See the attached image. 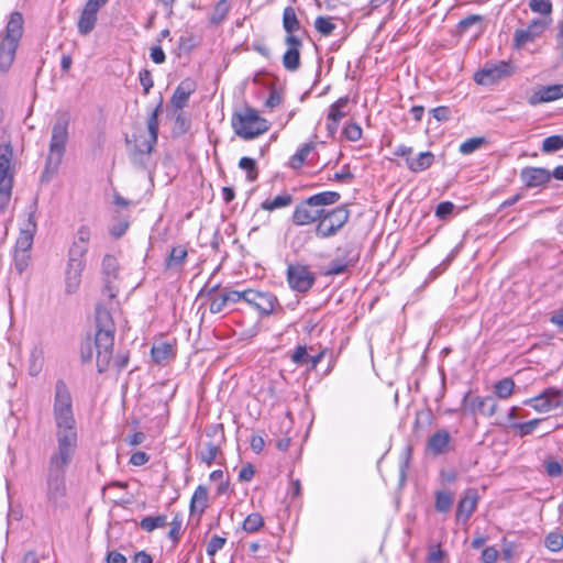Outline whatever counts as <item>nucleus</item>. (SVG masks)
Returning <instances> with one entry per match:
<instances>
[{
    "label": "nucleus",
    "mask_w": 563,
    "mask_h": 563,
    "mask_svg": "<svg viewBox=\"0 0 563 563\" xmlns=\"http://www.w3.org/2000/svg\"><path fill=\"white\" fill-rule=\"evenodd\" d=\"M115 324L110 311L97 305L96 307V334L93 346L90 340L81 345L80 357L84 363L91 362L93 358V347L96 350V363L99 373L108 369L112 360L114 346Z\"/></svg>",
    "instance_id": "nucleus-1"
},
{
    "label": "nucleus",
    "mask_w": 563,
    "mask_h": 563,
    "mask_svg": "<svg viewBox=\"0 0 563 563\" xmlns=\"http://www.w3.org/2000/svg\"><path fill=\"white\" fill-rule=\"evenodd\" d=\"M53 417L56 426V448H77V429L73 409V397L67 384L57 379L54 388Z\"/></svg>",
    "instance_id": "nucleus-2"
},
{
    "label": "nucleus",
    "mask_w": 563,
    "mask_h": 563,
    "mask_svg": "<svg viewBox=\"0 0 563 563\" xmlns=\"http://www.w3.org/2000/svg\"><path fill=\"white\" fill-rule=\"evenodd\" d=\"M75 452L74 449L55 448L49 456L46 470V497L54 505L66 496V472Z\"/></svg>",
    "instance_id": "nucleus-3"
},
{
    "label": "nucleus",
    "mask_w": 563,
    "mask_h": 563,
    "mask_svg": "<svg viewBox=\"0 0 563 563\" xmlns=\"http://www.w3.org/2000/svg\"><path fill=\"white\" fill-rule=\"evenodd\" d=\"M90 231L82 225L78 229L76 238L68 250V260L65 268V291L76 294L81 284L82 272L86 267Z\"/></svg>",
    "instance_id": "nucleus-4"
},
{
    "label": "nucleus",
    "mask_w": 563,
    "mask_h": 563,
    "mask_svg": "<svg viewBox=\"0 0 563 563\" xmlns=\"http://www.w3.org/2000/svg\"><path fill=\"white\" fill-rule=\"evenodd\" d=\"M341 196L336 191H322L298 203L292 212V223L303 227L319 222L328 206L335 205Z\"/></svg>",
    "instance_id": "nucleus-5"
},
{
    "label": "nucleus",
    "mask_w": 563,
    "mask_h": 563,
    "mask_svg": "<svg viewBox=\"0 0 563 563\" xmlns=\"http://www.w3.org/2000/svg\"><path fill=\"white\" fill-rule=\"evenodd\" d=\"M69 112L59 111L55 114L44 175L47 173H55L62 163L69 139Z\"/></svg>",
    "instance_id": "nucleus-6"
},
{
    "label": "nucleus",
    "mask_w": 563,
    "mask_h": 563,
    "mask_svg": "<svg viewBox=\"0 0 563 563\" xmlns=\"http://www.w3.org/2000/svg\"><path fill=\"white\" fill-rule=\"evenodd\" d=\"M23 15L14 11L10 14L4 33L0 35V71L7 73L15 58L23 34Z\"/></svg>",
    "instance_id": "nucleus-7"
},
{
    "label": "nucleus",
    "mask_w": 563,
    "mask_h": 563,
    "mask_svg": "<svg viewBox=\"0 0 563 563\" xmlns=\"http://www.w3.org/2000/svg\"><path fill=\"white\" fill-rule=\"evenodd\" d=\"M231 125L234 133L246 141L253 140L269 130L268 121L251 107L234 112L231 118Z\"/></svg>",
    "instance_id": "nucleus-8"
},
{
    "label": "nucleus",
    "mask_w": 563,
    "mask_h": 563,
    "mask_svg": "<svg viewBox=\"0 0 563 563\" xmlns=\"http://www.w3.org/2000/svg\"><path fill=\"white\" fill-rule=\"evenodd\" d=\"M14 177L13 148L10 141L0 144V212H4L12 195Z\"/></svg>",
    "instance_id": "nucleus-9"
},
{
    "label": "nucleus",
    "mask_w": 563,
    "mask_h": 563,
    "mask_svg": "<svg viewBox=\"0 0 563 563\" xmlns=\"http://www.w3.org/2000/svg\"><path fill=\"white\" fill-rule=\"evenodd\" d=\"M350 210L346 206H339L331 210L325 208L322 218L317 223L314 233L320 239L334 236L349 221Z\"/></svg>",
    "instance_id": "nucleus-10"
},
{
    "label": "nucleus",
    "mask_w": 563,
    "mask_h": 563,
    "mask_svg": "<svg viewBox=\"0 0 563 563\" xmlns=\"http://www.w3.org/2000/svg\"><path fill=\"white\" fill-rule=\"evenodd\" d=\"M514 66L509 62L487 63L475 73L474 80L478 85H494L500 79L510 76Z\"/></svg>",
    "instance_id": "nucleus-11"
},
{
    "label": "nucleus",
    "mask_w": 563,
    "mask_h": 563,
    "mask_svg": "<svg viewBox=\"0 0 563 563\" xmlns=\"http://www.w3.org/2000/svg\"><path fill=\"white\" fill-rule=\"evenodd\" d=\"M286 275L289 287L298 292H307L316 282L314 274L302 264H289Z\"/></svg>",
    "instance_id": "nucleus-12"
},
{
    "label": "nucleus",
    "mask_w": 563,
    "mask_h": 563,
    "mask_svg": "<svg viewBox=\"0 0 563 563\" xmlns=\"http://www.w3.org/2000/svg\"><path fill=\"white\" fill-rule=\"evenodd\" d=\"M119 263L115 256L107 254L102 258L101 274L103 280V295L110 300L117 297L118 287L114 282L118 277Z\"/></svg>",
    "instance_id": "nucleus-13"
},
{
    "label": "nucleus",
    "mask_w": 563,
    "mask_h": 563,
    "mask_svg": "<svg viewBox=\"0 0 563 563\" xmlns=\"http://www.w3.org/2000/svg\"><path fill=\"white\" fill-rule=\"evenodd\" d=\"M246 302L264 316L273 313L277 308L280 310L283 309L275 295L254 289H246Z\"/></svg>",
    "instance_id": "nucleus-14"
},
{
    "label": "nucleus",
    "mask_w": 563,
    "mask_h": 563,
    "mask_svg": "<svg viewBox=\"0 0 563 563\" xmlns=\"http://www.w3.org/2000/svg\"><path fill=\"white\" fill-rule=\"evenodd\" d=\"M551 23V19H533L526 29H518L514 34V44L517 48L525 46L529 42H533L536 38L548 29Z\"/></svg>",
    "instance_id": "nucleus-15"
},
{
    "label": "nucleus",
    "mask_w": 563,
    "mask_h": 563,
    "mask_svg": "<svg viewBox=\"0 0 563 563\" xmlns=\"http://www.w3.org/2000/svg\"><path fill=\"white\" fill-rule=\"evenodd\" d=\"M108 2L109 0H88L86 2L77 22L78 32L81 35H88L95 29L99 10Z\"/></svg>",
    "instance_id": "nucleus-16"
},
{
    "label": "nucleus",
    "mask_w": 563,
    "mask_h": 563,
    "mask_svg": "<svg viewBox=\"0 0 563 563\" xmlns=\"http://www.w3.org/2000/svg\"><path fill=\"white\" fill-rule=\"evenodd\" d=\"M37 224L34 211L27 213V219L20 228L19 236L15 241L14 251L30 252L34 242Z\"/></svg>",
    "instance_id": "nucleus-17"
},
{
    "label": "nucleus",
    "mask_w": 563,
    "mask_h": 563,
    "mask_svg": "<svg viewBox=\"0 0 563 563\" xmlns=\"http://www.w3.org/2000/svg\"><path fill=\"white\" fill-rule=\"evenodd\" d=\"M219 289L220 284L211 287L205 285L198 294V298H203L209 303V310L213 314L222 312L228 307L225 297L222 291H218Z\"/></svg>",
    "instance_id": "nucleus-18"
},
{
    "label": "nucleus",
    "mask_w": 563,
    "mask_h": 563,
    "mask_svg": "<svg viewBox=\"0 0 563 563\" xmlns=\"http://www.w3.org/2000/svg\"><path fill=\"white\" fill-rule=\"evenodd\" d=\"M479 500L478 493L475 488H468L464 496L460 499L456 508V520L466 522L476 510Z\"/></svg>",
    "instance_id": "nucleus-19"
},
{
    "label": "nucleus",
    "mask_w": 563,
    "mask_h": 563,
    "mask_svg": "<svg viewBox=\"0 0 563 563\" xmlns=\"http://www.w3.org/2000/svg\"><path fill=\"white\" fill-rule=\"evenodd\" d=\"M563 98V84L540 87L528 99L530 106H538Z\"/></svg>",
    "instance_id": "nucleus-20"
},
{
    "label": "nucleus",
    "mask_w": 563,
    "mask_h": 563,
    "mask_svg": "<svg viewBox=\"0 0 563 563\" xmlns=\"http://www.w3.org/2000/svg\"><path fill=\"white\" fill-rule=\"evenodd\" d=\"M520 179L528 188H534L548 184L551 173L543 167H525L520 172Z\"/></svg>",
    "instance_id": "nucleus-21"
},
{
    "label": "nucleus",
    "mask_w": 563,
    "mask_h": 563,
    "mask_svg": "<svg viewBox=\"0 0 563 563\" xmlns=\"http://www.w3.org/2000/svg\"><path fill=\"white\" fill-rule=\"evenodd\" d=\"M451 434L445 429L435 431L427 441V450L434 456L442 455L449 451Z\"/></svg>",
    "instance_id": "nucleus-22"
},
{
    "label": "nucleus",
    "mask_w": 563,
    "mask_h": 563,
    "mask_svg": "<svg viewBox=\"0 0 563 563\" xmlns=\"http://www.w3.org/2000/svg\"><path fill=\"white\" fill-rule=\"evenodd\" d=\"M357 260L358 254L353 249L344 250L343 257L338 256L329 263L325 274L340 275L344 273L350 266H353Z\"/></svg>",
    "instance_id": "nucleus-23"
},
{
    "label": "nucleus",
    "mask_w": 563,
    "mask_h": 563,
    "mask_svg": "<svg viewBox=\"0 0 563 563\" xmlns=\"http://www.w3.org/2000/svg\"><path fill=\"white\" fill-rule=\"evenodd\" d=\"M188 256L187 250L183 245L172 247L168 256L164 262L166 272L179 273L181 272Z\"/></svg>",
    "instance_id": "nucleus-24"
},
{
    "label": "nucleus",
    "mask_w": 563,
    "mask_h": 563,
    "mask_svg": "<svg viewBox=\"0 0 563 563\" xmlns=\"http://www.w3.org/2000/svg\"><path fill=\"white\" fill-rule=\"evenodd\" d=\"M434 158V154L430 151L420 152L416 157H408L406 166L412 173H421L433 165Z\"/></svg>",
    "instance_id": "nucleus-25"
},
{
    "label": "nucleus",
    "mask_w": 563,
    "mask_h": 563,
    "mask_svg": "<svg viewBox=\"0 0 563 563\" xmlns=\"http://www.w3.org/2000/svg\"><path fill=\"white\" fill-rule=\"evenodd\" d=\"M44 366V349L42 344H34L27 360V373L30 376H37Z\"/></svg>",
    "instance_id": "nucleus-26"
},
{
    "label": "nucleus",
    "mask_w": 563,
    "mask_h": 563,
    "mask_svg": "<svg viewBox=\"0 0 563 563\" xmlns=\"http://www.w3.org/2000/svg\"><path fill=\"white\" fill-rule=\"evenodd\" d=\"M156 143L157 142H152L151 134L147 139L139 140L135 144V151L131 154L132 162L135 165L144 167V158L151 154Z\"/></svg>",
    "instance_id": "nucleus-27"
},
{
    "label": "nucleus",
    "mask_w": 563,
    "mask_h": 563,
    "mask_svg": "<svg viewBox=\"0 0 563 563\" xmlns=\"http://www.w3.org/2000/svg\"><path fill=\"white\" fill-rule=\"evenodd\" d=\"M208 506V489L203 485H199L190 500V514H202Z\"/></svg>",
    "instance_id": "nucleus-28"
},
{
    "label": "nucleus",
    "mask_w": 563,
    "mask_h": 563,
    "mask_svg": "<svg viewBox=\"0 0 563 563\" xmlns=\"http://www.w3.org/2000/svg\"><path fill=\"white\" fill-rule=\"evenodd\" d=\"M194 91L192 85L189 81H183L175 90L173 97H172V104L176 109H183L187 102L188 99Z\"/></svg>",
    "instance_id": "nucleus-29"
},
{
    "label": "nucleus",
    "mask_w": 563,
    "mask_h": 563,
    "mask_svg": "<svg viewBox=\"0 0 563 563\" xmlns=\"http://www.w3.org/2000/svg\"><path fill=\"white\" fill-rule=\"evenodd\" d=\"M294 197L288 192H283L275 198H267L261 203V209L265 211H274L283 209L292 203Z\"/></svg>",
    "instance_id": "nucleus-30"
},
{
    "label": "nucleus",
    "mask_w": 563,
    "mask_h": 563,
    "mask_svg": "<svg viewBox=\"0 0 563 563\" xmlns=\"http://www.w3.org/2000/svg\"><path fill=\"white\" fill-rule=\"evenodd\" d=\"M473 410L483 416L492 417L495 415V412L497 410V401L492 396H487L484 398H476L474 400Z\"/></svg>",
    "instance_id": "nucleus-31"
},
{
    "label": "nucleus",
    "mask_w": 563,
    "mask_h": 563,
    "mask_svg": "<svg viewBox=\"0 0 563 563\" xmlns=\"http://www.w3.org/2000/svg\"><path fill=\"white\" fill-rule=\"evenodd\" d=\"M313 142L302 144L298 151L290 157L289 166L294 169L300 168L306 162L308 155L314 150Z\"/></svg>",
    "instance_id": "nucleus-32"
},
{
    "label": "nucleus",
    "mask_w": 563,
    "mask_h": 563,
    "mask_svg": "<svg viewBox=\"0 0 563 563\" xmlns=\"http://www.w3.org/2000/svg\"><path fill=\"white\" fill-rule=\"evenodd\" d=\"M283 27L287 34L300 30L301 25L292 7H286L283 12Z\"/></svg>",
    "instance_id": "nucleus-33"
},
{
    "label": "nucleus",
    "mask_w": 563,
    "mask_h": 563,
    "mask_svg": "<svg viewBox=\"0 0 563 563\" xmlns=\"http://www.w3.org/2000/svg\"><path fill=\"white\" fill-rule=\"evenodd\" d=\"M167 522L166 515L146 516L140 521L139 526L145 532H153L156 529L164 528Z\"/></svg>",
    "instance_id": "nucleus-34"
},
{
    "label": "nucleus",
    "mask_w": 563,
    "mask_h": 563,
    "mask_svg": "<svg viewBox=\"0 0 563 563\" xmlns=\"http://www.w3.org/2000/svg\"><path fill=\"white\" fill-rule=\"evenodd\" d=\"M219 451V445L212 442H206L203 443V446L199 451H197V457L200 462L206 463L208 466H210L217 459Z\"/></svg>",
    "instance_id": "nucleus-35"
},
{
    "label": "nucleus",
    "mask_w": 563,
    "mask_h": 563,
    "mask_svg": "<svg viewBox=\"0 0 563 563\" xmlns=\"http://www.w3.org/2000/svg\"><path fill=\"white\" fill-rule=\"evenodd\" d=\"M162 107H163V99L161 98L158 104L151 111V113L147 118L146 124H147L148 134L152 135V142H157L158 126H159L158 113L162 111Z\"/></svg>",
    "instance_id": "nucleus-36"
},
{
    "label": "nucleus",
    "mask_w": 563,
    "mask_h": 563,
    "mask_svg": "<svg viewBox=\"0 0 563 563\" xmlns=\"http://www.w3.org/2000/svg\"><path fill=\"white\" fill-rule=\"evenodd\" d=\"M349 101V97L345 96L339 98L334 103H332L329 109L328 120L339 123L345 115L344 108L347 106Z\"/></svg>",
    "instance_id": "nucleus-37"
},
{
    "label": "nucleus",
    "mask_w": 563,
    "mask_h": 563,
    "mask_svg": "<svg viewBox=\"0 0 563 563\" xmlns=\"http://www.w3.org/2000/svg\"><path fill=\"white\" fill-rule=\"evenodd\" d=\"M151 354L154 362L163 363L173 355V346L165 342L155 344L151 350Z\"/></svg>",
    "instance_id": "nucleus-38"
},
{
    "label": "nucleus",
    "mask_w": 563,
    "mask_h": 563,
    "mask_svg": "<svg viewBox=\"0 0 563 563\" xmlns=\"http://www.w3.org/2000/svg\"><path fill=\"white\" fill-rule=\"evenodd\" d=\"M515 386V382L511 378H503L494 385L495 394L501 399H507L512 395Z\"/></svg>",
    "instance_id": "nucleus-39"
},
{
    "label": "nucleus",
    "mask_w": 563,
    "mask_h": 563,
    "mask_svg": "<svg viewBox=\"0 0 563 563\" xmlns=\"http://www.w3.org/2000/svg\"><path fill=\"white\" fill-rule=\"evenodd\" d=\"M283 65L289 71H296L300 67V51L288 49L283 55Z\"/></svg>",
    "instance_id": "nucleus-40"
},
{
    "label": "nucleus",
    "mask_w": 563,
    "mask_h": 563,
    "mask_svg": "<svg viewBox=\"0 0 563 563\" xmlns=\"http://www.w3.org/2000/svg\"><path fill=\"white\" fill-rule=\"evenodd\" d=\"M453 505V496L448 492H437L434 508L438 512H446Z\"/></svg>",
    "instance_id": "nucleus-41"
},
{
    "label": "nucleus",
    "mask_w": 563,
    "mask_h": 563,
    "mask_svg": "<svg viewBox=\"0 0 563 563\" xmlns=\"http://www.w3.org/2000/svg\"><path fill=\"white\" fill-rule=\"evenodd\" d=\"M239 167L247 173L246 178L249 181H254L257 179L258 170L255 159L243 156L239 161Z\"/></svg>",
    "instance_id": "nucleus-42"
},
{
    "label": "nucleus",
    "mask_w": 563,
    "mask_h": 563,
    "mask_svg": "<svg viewBox=\"0 0 563 563\" xmlns=\"http://www.w3.org/2000/svg\"><path fill=\"white\" fill-rule=\"evenodd\" d=\"M264 525V519L258 512L249 515L243 521V530L252 533L258 531Z\"/></svg>",
    "instance_id": "nucleus-43"
},
{
    "label": "nucleus",
    "mask_w": 563,
    "mask_h": 563,
    "mask_svg": "<svg viewBox=\"0 0 563 563\" xmlns=\"http://www.w3.org/2000/svg\"><path fill=\"white\" fill-rule=\"evenodd\" d=\"M31 262V253L30 252H22V251H14L13 254V264L15 271L22 275L25 269L29 267Z\"/></svg>",
    "instance_id": "nucleus-44"
},
{
    "label": "nucleus",
    "mask_w": 563,
    "mask_h": 563,
    "mask_svg": "<svg viewBox=\"0 0 563 563\" xmlns=\"http://www.w3.org/2000/svg\"><path fill=\"white\" fill-rule=\"evenodd\" d=\"M486 143L485 137H472L460 144L459 151L463 155H470Z\"/></svg>",
    "instance_id": "nucleus-45"
},
{
    "label": "nucleus",
    "mask_w": 563,
    "mask_h": 563,
    "mask_svg": "<svg viewBox=\"0 0 563 563\" xmlns=\"http://www.w3.org/2000/svg\"><path fill=\"white\" fill-rule=\"evenodd\" d=\"M542 419H532L527 422H515L510 427L511 429L516 430L519 435L526 437L533 432V430L540 424Z\"/></svg>",
    "instance_id": "nucleus-46"
},
{
    "label": "nucleus",
    "mask_w": 563,
    "mask_h": 563,
    "mask_svg": "<svg viewBox=\"0 0 563 563\" xmlns=\"http://www.w3.org/2000/svg\"><path fill=\"white\" fill-rule=\"evenodd\" d=\"M563 148V136L551 135L543 140L542 151L544 153H553Z\"/></svg>",
    "instance_id": "nucleus-47"
},
{
    "label": "nucleus",
    "mask_w": 563,
    "mask_h": 563,
    "mask_svg": "<svg viewBox=\"0 0 563 563\" xmlns=\"http://www.w3.org/2000/svg\"><path fill=\"white\" fill-rule=\"evenodd\" d=\"M544 545L551 552H559L563 549V536L559 532H550L544 539Z\"/></svg>",
    "instance_id": "nucleus-48"
},
{
    "label": "nucleus",
    "mask_w": 563,
    "mask_h": 563,
    "mask_svg": "<svg viewBox=\"0 0 563 563\" xmlns=\"http://www.w3.org/2000/svg\"><path fill=\"white\" fill-rule=\"evenodd\" d=\"M525 405L531 406L538 412H548L552 410L543 394L525 400Z\"/></svg>",
    "instance_id": "nucleus-49"
},
{
    "label": "nucleus",
    "mask_w": 563,
    "mask_h": 563,
    "mask_svg": "<svg viewBox=\"0 0 563 563\" xmlns=\"http://www.w3.org/2000/svg\"><path fill=\"white\" fill-rule=\"evenodd\" d=\"M528 4L534 13L550 15L552 12V2L550 0H530Z\"/></svg>",
    "instance_id": "nucleus-50"
},
{
    "label": "nucleus",
    "mask_w": 563,
    "mask_h": 563,
    "mask_svg": "<svg viewBox=\"0 0 563 563\" xmlns=\"http://www.w3.org/2000/svg\"><path fill=\"white\" fill-rule=\"evenodd\" d=\"M314 27L320 34L329 36L334 31L335 24L329 18L318 16L314 20Z\"/></svg>",
    "instance_id": "nucleus-51"
},
{
    "label": "nucleus",
    "mask_w": 563,
    "mask_h": 563,
    "mask_svg": "<svg viewBox=\"0 0 563 563\" xmlns=\"http://www.w3.org/2000/svg\"><path fill=\"white\" fill-rule=\"evenodd\" d=\"M228 12H229V4H228L227 0H220L213 10L210 21L214 24H219L224 20Z\"/></svg>",
    "instance_id": "nucleus-52"
},
{
    "label": "nucleus",
    "mask_w": 563,
    "mask_h": 563,
    "mask_svg": "<svg viewBox=\"0 0 563 563\" xmlns=\"http://www.w3.org/2000/svg\"><path fill=\"white\" fill-rule=\"evenodd\" d=\"M225 297V301L228 305L230 303H236L241 300L246 302V289L245 290H232L228 287H224L221 289Z\"/></svg>",
    "instance_id": "nucleus-53"
},
{
    "label": "nucleus",
    "mask_w": 563,
    "mask_h": 563,
    "mask_svg": "<svg viewBox=\"0 0 563 563\" xmlns=\"http://www.w3.org/2000/svg\"><path fill=\"white\" fill-rule=\"evenodd\" d=\"M343 134L349 141L356 142L362 137V128L355 122L347 123L343 129Z\"/></svg>",
    "instance_id": "nucleus-54"
},
{
    "label": "nucleus",
    "mask_w": 563,
    "mask_h": 563,
    "mask_svg": "<svg viewBox=\"0 0 563 563\" xmlns=\"http://www.w3.org/2000/svg\"><path fill=\"white\" fill-rule=\"evenodd\" d=\"M544 398H547L551 409H555L562 405V393L555 388H548L543 393Z\"/></svg>",
    "instance_id": "nucleus-55"
},
{
    "label": "nucleus",
    "mask_w": 563,
    "mask_h": 563,
    "mask_svg": "<svg viewBox=\"0 0 563 563\" xmlns=\"http://www.w3.org/2000/svg\"><path fill=\"white\" fill-rule=\"evenodd\" d=\"M227 543V539L220 536H213L207 544V554L211 558L216 555V553L221 550Z\"/></svg>",
    "instance_id": "nucleus-56"
},
{
    "label": "nucleus",
    "mask_w": 563,
    "mask_h": 563,
    "mask_svg": "<svg viewBox=\"0 0 563 563\" xmlns=\"http://www.w3.org/2000/svg\"><path fill=\"white\" fill-rule=\"evenodd\" d=\"M291 361L297 365H308L309 363V353L307 346L298 345L291 355Z\"/></svg>",
    "instance_id": "nucleus-57"
},
{
    "label": "nucleus",
    "mask_w": 563,
    "mask_h": 563,
    "mask_svg": "<svg viewBox=\"0 0 563 563\" xmlns=\"http://www.w3.org/2000/svg\"><path fill=\"white\" fill-rule=\"evenodd\" d=\"M183 520L179 515H176L170 522V530L168 532V538L174 542H178L180 539V530H181Z\"/></svg>",
    "instance_id": "nucleus-58"
},
{
    "label": "nucleus",
    "mask_w": 563,
    "mask_h": 563,
    "mask_svg": "<svg viewBox=\"0 0 563 563\" xmlns=\"http://www.w3.org/2000/svg\"><path fill=\"white\" fill-rule=\"evenodd\" d=\"M140 84L143 87L144 95H148L154 85L152 74L148 69H142L139 74Z\"/></svg>",
    "instance_id": "nucleus-59"
},
{
    "label": "nucleus",
    "mask_w": 563,
    "mask_h": 563,
    "mask_svg": "<svg viewBox=\"0 0 563 563\" xmlns=\"http://www.w3.org/2000/svg\"><path fill=\"white\" fill-rule=\"evenodd\" d=\"M454 208L453 202L442 201L435 208V216L440 219H445L448 216L452 214Z\"/></svg>",
    "instance_id": "nucleus-60"
},
{
    "label": "nucleus",
    "mask_w": 563,
    "mask_h": 563,
    "mask_svg": "<svg viewBox=\"0 0 563 563\" xmlns=\"http://www.w3.org/2000/svg\"><path fill=\"white\" fill-rule=\"evenodd\" d=\"M430 112L439 122H445L451 118V110L446 106L433 108Z\"/></svg>",
    "instance_id": "nucleus-61"
},
{
    "label": "nucleus",
    "mask_w": 563,
    "mask_h": 563,
    "mask_svg": "<svg viewBox=\"0 0 563 563\" xmlns=\"http://www.w3.org/2000/svg\"><path fill=\"white\" fill-rule=\"evenodd\" d=\"M499 552L495 547H487L482 552V561L484 563H496Z\"/></svg>",
    "instance_id": "nucleus-62"
},
{
    "label": "nucleus",
    "mask_w": 563,
    "mask_h": 563,
    "mask_svg": "<svg viewBox=\"0 0 563 563\" xmlns=\"http://www.w3.org/2000/svg\"><path fill=\"white\" fill-rule=\"evenodd\" d=\"M545 472L551 477H559L562 475V465L558 461H549L545 463Z\"/></svg>",
    "instance_id": "nucleus-63"
},
{
    "label": "nucleus",
    "mask_w": 563,
    "mask_h": 563,
    "mask_svg": "<svg viewBox=\"0 0 563 563\" xmlns=\"http://www.w3.org/2000/svg\"><path fill=\"white\" fill-rule=\"evenodd\" d=\"M285 44L288 46V49L300 51V47L302 46V41L297 35H295V33H290L286 35Z\"/></svg>",
    "instance_id": "nucleus-64"
}]
</instances>
